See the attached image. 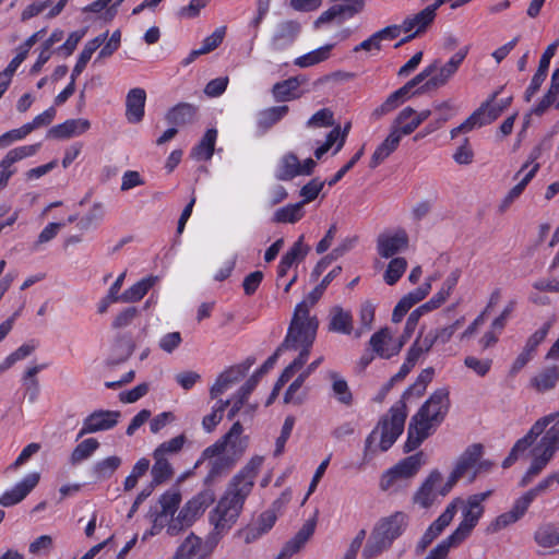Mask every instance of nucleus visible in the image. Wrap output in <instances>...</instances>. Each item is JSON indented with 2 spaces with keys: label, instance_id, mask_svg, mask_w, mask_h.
<instances>
[{
  "label": "nucleus",
  "instance_id": "nucleus-1",
  "mask_svg": "<svg viewBox=\"0 0 559 559\" xmlns=\"http://www.w3.org/2000/svg\"><path fill=\"white\" fill-rule=\"evenodd\" d=\"M558 414L552 413L539 418L528 430V432L519 439L509 455L502 462V467H510L545 431L548 425H554L545 432L539 442L532 449V463L521 480V486H526L534 477L547 466L555 453L559 450V419Z\"/></svg>",
  "mask_w": 559,
  "mask_h": 559
},
{
  "label": "nucleus",
  "instance_id": "nucleus-2",
  "mask_svg": "<svg viewBox=\"0 0 559 559\" xmlns=\"http://www.w3.org/2000/svg\"><path fill=\"white\" fill-rule=\"evenodd\" d=\"M263 456L255 455L231 478L224 496L210 512L209 521L216 535L227 533L237 522L243 503L250 495L254 479L263 464Z\"/></svg>",
  "mask_w": 559,
  "mask_h": 559
},
{
  "label": "nucleus",
  "instance_id": "nucleus-3",
  "mask_svg": "<svg viewBox=\"0 0 559 559\" xmlns=\"http://www.w3.org/2000/svg\"><path fill=\"white\" fill-rule=\"evenodd\" d=\"M450 408L449 390H436L418 412L411 418L404 451L417 449L444 420Z\"/></svg>",
  "mask_w": 559,
  "mask_h": 559
},
{
  "label": "nucleus",
  "instance_id": "nucleus-4",
  "mask_svg": "<svg viewBox=\"0 0 559 559\" xmlns=\"http://www.w3.org/2000/svg\"><path fill=\"white\" fill-rule=\"evenodd\" d=\"M319 322L317 317L309 313L308 301L299 302L294 310L287 334L281 349L299 350L298 356L290 362L293 367L302 368L308 360L310 349L317 336Z\"/></svg>",
  "mask_w": 559,
  "mask_h": 559
},
{
  "label": "nucleus",
  "instance_id": "nucleus-5",
  "mask_svg": "<svg viewBox=\"0 0 559 559\" xmlns=\"http://www.w3.org/2000/svg\"><path fill=\"white\" fill-rule=\"evenodd\" d=\"M408 526V515L394 512L381 518L373 526L366 546L362 549L364 559H372L388 550Z\"/></svg>",
  "mask_w": 559,
  "mask_h": 559
},
{
  "label": "nucleus",
  "instance_id": "nucleus-6",
  "mask_svg": "<svg viewBox=\"0 0 559 559\" xmlns=\"http://www.w3.org/2000/svg\"><path fill=\"white\" fill-rule=\"evenodd\" d=\"M406 417V403L404 401L396 402L369 435L366 440V448H369L379 436L380 450L388 451L403 432Z\"/></svg>",
  "mask_w": 559,
  "mask_h": 559
},
{
  "label": "nucleus",
  "instance_id": "nucleus-7",
  "mask_svg": "<svg viewBox=\"0 0 559 559\" xmlns=\"http://www.w3.org/2000/svg\"><path fill=\"white\" fill-rule=\"evenodd\" d=\"M214 500L215 493L212 489H205L199 492L185 503L175 519H170V523L167 527V534L169 536H177L182 531L192 526L197 519L203 514L206 508L211 506Z\"/></svg>",
  "mask_w": 559,
  "mask_h": 559
},
{
  "label": "nucleus",
  "instance_id": "nucleus-8",
  "mask_svg": "<svg viewBox=\"0 0 559 559\" xmlns=\"http://www.w3.org/2000/svg\"><path fill=\"white\" fill-rule=\"evenodd\" d=\"M242 425L239 421L234 423L229 431L222 439L203 450L197 465L205 461V459H212L216 454L222 453H228L238 461L248 445L247 438L242 437Z\"/></svg>",
  "mask_w": 559,
  "mask_h": 559
},
{
  "label": "nucleus",
  "instance_id": "nucleus-9",
  "mask_svg": "<svg viewBox=\"0 0 559 559\" xmlns=\"http://www.w3.org/2000/svg\"><path fill=\"white\" fill-rule=\"evenodd\" d=\"M490 495L491 491L488 490L486 492L473 495L468 498L466 507L463 511V521L460 523L457 528L444 539L445 542L454 547L462 543L471 534L472 530L475 527L484 512L481 502L485 501Z\"/></svg>",
  "mask_w": 559,
  "mask_h": 559
},
{
  "label": "nucleus",
  "instance_id": "nucleus-10",
  "mask_svg": "<svg viewBox=\"0 0 559 559\" xmlns=\"http://www.w3.org/2000/svg\"><path fill=\"white\" fill-rule=\"evenodd\" d=\"M181 503V493L178 489L165 491L158 499L159 510H151L150 519L152 521L151 535L158 534L163 528L168 527L170 519H175Z\"/></svg>",
  "mask_w": 559,
  "mask_h": 559
},
{
  "label": "nucleus",
  "instance_id": "nucleus-11",
  "mask_svg": "<svg viewBox=\"0 0 559 559\" xmlns=\"http://www.w3.org/2000/svg\"><path fill=\"white\" fill-rule=\"evenodd\" d=\"M425 463V454L420 451L400 461L381 477L380 487L389 490L400 481L414 477Z\"/></svg>",
  "mask_w": 559,
  "mask_h": 559
},
{
  "label": "nucleus",
  "instance_id": "nucleus-12",
  "mask_svg": "<svg viewBox=\"0 0 559 559\" xmlns=\"http://www.w3.org/2000/svg\"><path fill=\"white\" fill-rule=\"evenodd\" d=\"M467 53L468 47L465 46L454 53L447 63L440 64L438 61L437 72L417 88V93H427L444 86L457 72Z\"/></svg>",
  "mask_w": 559,
  "mask_h": 559
},
{
  "label": "nucleus",
  "instance_id": "nucleus-13",
  "mask_svg": "<svg viewBox=\"0 0 559 559\" xmlns=\"http://www.w3.org/2000/svg\"><path fill=\"white\" fill-rule=\"evenodd\" d=\"M365 7L364 0H335V3L314 21V27H320L322 24L335 22L342 24L348 19L362 11Z\"/></svg>",
  "mask_w": 559,
  "mask_h": 559
},
{
  "label": "nucleus",
  "instance_id": "nucleus-14",
  "mask_svg": "<svg viewBox=\"0 0 559 559\" xmlns=\"http://www.w3.org/2000/svg\"><path fill=\"white\" fill-rule=\"evenodd\" d=\"M254 364L253 358H247L243 362L235 365L223 371L210 389L211 399H217L228 391L234 384L238 383Z\"/></svg>",
  "mask_w": 559,
  "mask_h": 559
},
{
  "label": "nucleus",
  "instance_id": "nucleus-15",
  "mask_svg": "<svg viewBox=\"0 0 559 559\" xmlns=\"http://www.w3.org/2000/svg\"><path fill=\"white\" fill-rule=\"evenodd\" d=\"M40 147V143L19 146L13 150H10L3 159L0 162V190L7 187L9 179L15 173V168L13 165L22 160L23 158L33 156L36 154L38 148Z\"/></svg>",
  "mask_w": 559,
  "mask_h": 559
},
{
  "label": "nucleus",
  "instance_id": "nucleus-16",
  "mask_svg": "<svg viewBox=\"0 0 559 559\" xmlns=\"http://www.w3.org/2000/svg\"><path fill=\"white\" fill-rule=\"evenodd\" d=\"M119 417L120 412L118 411H95L84 419L78 438L87 433L109 430L117 425Z\"/></svg>",
  "mask_w": 559,
  "mask_h": 559
},
{
  "label": "nucleus",
  "instance_id": "nucleus-17",
  "mask_svg": "<svg viewBox=\"0 0 559 559\" xmlns=\"http://www.w3.org/2000/svg\"><path fill=\"white\" fill-rule=\"evenodd\" d=\"M408 246V237L405 230L384 233L378 237V253L385 259L392 258Z\"/></svg>",
  "mask_w": 559,
  "mask_h": 559
},
{
  "label": "nucleus",
  "instance_id": "nucleus-18",
  "mask_svg": "<svg viewBox=\"0 0 559 559\" xmlns=\"http://www.w3.org/2000/svg\"><path fill=\"white\" fill-rule=\"evenodd\" d=\"M301 25L297 21L288 20L278 23L271 37V47L283 50L290 46L300 34Z\"/></svg>",
  "mask_w": 559,
  "mask_h": 559
},
{
  "label": "nucleus",
  "instance_id": "nucleus-19",
  "mask_svg": "<svg viewBox=\"0 0 559 559\" xmlns=\"http://www.w3.org/2000/svg\"><path fill=\"white\" fill-rule=\"evenodd\" d=\"M369 344L372 352L381 358H390L400 353L403 342H394L389 329L384 328L376 332Z\"/></svg>",
  "mask_w": 559,
  "mask_h": 559
},
{
  "label": "nucleus",
  "instance_id": "nucleus-20",
  "mask_svg": "<svg viewBox=\"0 0 559 559\" xmlns=\"http://www.w3.org/2000/svg\"><path fill=\"white\" fill-rule=\"evenodd\" d=\"M38 481V473L28 474L12 489L5 491L0 497V504L3 507H11L21 502L37 486Z\"/></svg>",
  "mask_w": 559,
  "mask_h": 559
},
{
  "label": "nucleus",
  "instance_id": "nucleus-21",
  "mask_svg": "<svg viewBox=\"0 0 559 559\" xmlns=\"http://www.w3.org/2000/svg\"><path fill=\"white\" fill-rule=\"evenodd\" d=\"M435 17H436V14H432L431 10H428L427 8H425L424 10H421L418 13H416L415 15L405 19L403 24H402L403 31L404 32H411L414 28H416V29H415L414 33H412V34L407 35L406 37L402 38L395 45V47L397 48V47H400V46L411 41L417 35H419L423 32H425L426 28L433 22Z\"/></svg>",
  "mask_w": 559,
  "mask_h": 559
},
{
  "label": "nucleus",
  "instance_id": "nucleus-22",
  "mask_svg": "<svg viewBox=\"0 0 559 559\" xmlns=\"http://www.w3.org/2000/svg\"><path fill=\"white\" fill-rule=\"evenodd\" d=\"M316 524L314 519L306 521L296 535L284 545L276 559H289L297 554L313 535Z\"/></svg>",
  "mask_w": 559,
  "mask_h": 559
},
{
  "label": "nucleus",
  "instance_id": "nucleus-23",
  "mask_svg": "<svg viewBox=\"0 0 559 559\" xmlns=\"http://www.w3.org/2000/svg\"><path fill=\"white\" fill-rule=\"evenodd\" d=\"M146 93L141 87L132 88L126 97V118L130 123H139L144 117Z\"/></svg>",
  "mask_w": 559,
  "mask_h": 559
},
{
  "label": "nucleus",
  "instance_id": "nucleus-24",
  "mask_svg": "<svg viewBox=\"0 0 559 559\" xmlns=\"http://www.w3.org/2000/svg\"><path fill=\"white\" fill-rule=\"evenodd\" d=\"M442 475L438 471H433L427 477L425 483L420 486L417 492L414 496V502L421 506L423 508H428L432 504L437 496L439 495V490L437 486L441 483Z\"/></svg>",
  "mask_w": 559,
  "mask_h": 559
},
{
  "label": "nucleus",
  "instance_id": "nucleus-25",
  "mask_svg": "<svg viewBox=\"0 0 559 559\" xmlns=\"http://www.w3.org/2000/svg\"><path fill=\"white\" fill-rule=\"evenodd\" d=\"M306 82L302 75L292 76L287 80L277 82L272 87V95L278 103L297 99L300 97L298 88Z\"/></svg>",
  "mask_w": 559,
  "mask_h": 559
},
{
  "label": "nucleus",
  "instance_id": "nucleus-26",
  "mask_svg": "<svg viewBox=\"0 0 559 559\" xmlns=\"http://www.w3.org/2000/svg\"><path fill=\"white\" fill-rule=\"evenodd\" d=\"M198 110V106L193 104L179 103L166 112L165 119L169 124L182 127L195 121Z\"/></svg>",
  "mask_w": 559,
  "mask_h": 559
},
{
  "label": "nucleus",
  "instance_id": "nucleus-27",
  "mask_svg": "<svg viewBox=\"0 0 559 559\" xmlns=\"http://www.w3.org/2000/svg\"><path fill=\"white\" fill-rule=\"evenodd\" d=\"M90 127L91 123L86 119H69L63 123L52 127L48 131L47 136L53 139H69L86 132Z\"/></svg>",
  "mask_w": 559,
  "mask_h": 559
},
{
  "label": "nucleus",
  "instance_id": "nucleus-28",
  "mask_svg": "<svg viewBox=\"0 0 559 559\" xmlns=\"http://www.w3.org/2000/svg\"><path fill=\"white\" fill-rule=\"evenodd\" d=\"M207 460L209 473L204 479L206 485L214 484L218 478L227 474L237 462L236 457L230 456L228 453L216 454Z\"/></svg>",
  "mask_w": 559,
  "mask_h": 559
},
{
  "label": "nucleus",
  "instance_id": "nucleus-29",
  "mask_svg": "<svg viewBox=\"0 0 559 559\" xmlns=\"http://www.w3.org/2000/svg\"><path fill=\"white\" fill-rule=\"evenodd\" d=\"M483 445L480 443L469 445L459 457L454 469L463 477H471L476 469V463L480 460Z\"/></svg>",
  "mask_w": 559,
  "mask_h": 559
},
{
  "label": "nucleus",
  "instance_id": "nucleus-30",
  "mask_svg": "<svg viewBox=\"0 0 559 559\" xmlns=\"http://www.w3.org/2000/svg\"><path fill=\"white\" fill-rule=\"evenodd\" d=\"M107 36L108 32H105L85 44L78 58L76 64L72 70L71 79L76 80V78L83 72L93 53L104 44Z\"/></svg>",
  "mask_w": 559,
  "mask_h": 559
},
{
  "label": "nucleus",
  "instance_id": "nucleus-31",
  "mask_svg": "<svg viewBox=\"0 0 559 559\" xmlns=\"http://www.w3.org/2000/svg\"><path fill=\"white\" fill-rule=\"evenodd\" d=\"M401 138L399 134L391 129L389 135L384 141L376 148L370 159V168L378 167L385 158H388L399 146Z\"/></svg>",
  "mask_w": 559,
  "mask_h": 559
},
{
  "label": "nucleus",
  "instance_id": "nucleus-32",
  "mask_svg": "<svg viewBox=\"0 0 559 559\" xmlns=\"http://www.w3.org/2000/svg\"><path fill=\"white\" fill-rule=\"evenodd\" d=\"M289 111L287 105L273 106L261 110L258 115V128L265 132L280 122Z\"/></svg>",
  "mask_w": 559,
  "mask_h": 559
},
{
  "label": "nucleus",
  "instance_id": "nucleus-33",
  "mask_svg": "<svg viewBox=\"0 0 559 559\" xmlns=\"http://www.w3.org/2000/svg\"><path fill=\"white\" fill-rule=\"evenodd\" d=\"M329 330L341 334L353 332V317L349 311L341 307H334L330 312Z\"/></svg>",
  "mask_w": 559,
  "mask_h": 559
},
{
  "label": "nucleus",
  "instance_id": "nucleus-34",
  "mask_svg": "<svg viewBox=\"0 0 559 559\" xmlns=\"http://www.w3.org/2000/svg\"><path fill=\"white\" fill-rule=\"evenodd\" d=\"M415 109L412 107L403 108L393 120V129L402 139L404 135L412 134L419 126L414 119Z\"/></svg>",
  "mask_w": 559,
  "mask_h": 559
},
{
  "label": "nucleus",
  "instance_id": "nucleus-35",
  "mask_svg": "<svg viewBox=\"0 0 559 559\" xmlns=\"http://www.w3.org/2000/svg\"><path fill=\"white\" fill-rule=\"evenodd\" d=\"M157 281L158 277L153 275L140 280L121 294V301L136 302L141 300L148 293V290L157 283Z\"/></svg>",
  "mask_w": 559,
  "mask_h": 559
},
{
  "label": "nucleus",
  "instance_id": "nucleus-36",
  "mask_svg": "<svg viewBox=\"0 0 559 559\" xmlns=\"http://www.w3.org/2000/svg\"><path fill=\"white\" fill-rule=\"evenodd\" d=\"M277 520V514L274 509H269L262 512L257 522L247 531V542L255 539L263 534L267 533Z\"/></svg>",
  "mask_w": 559,
  "mask_h": 559
},
{
  "label": "nucleus",
  "instance_id": "nucleus-37",
  "mask_svg": "<svg viewBox=\"0 0 559 559\" xmlns=\"http://www.w3.org/2000/svg\"><path fill=\"white\" fill-rule=\"evenodd\" d=\"M326 376L332 382L333 396L343 405H352L353 394L347 381L336 371H329Z\"/></svg>",
  "mask_w": 559,
  "mask_h": 559
},
{
  "label": "nucleus",
  "instance_id": "nucleus-38",
  "mask_svg": "<svg viewBox=\"0 0 559 559\" xmlns=\"http://www.w3.org/2000/svg\"><path fill=\"white\" fill-rule=\"evenodd\" d=\"M559 95V68L551 75L550 86L539 103L532 109V114L536 116L544 115L547 109L554 105Z\"/></svg>",
  "mask_w": 559,
  "mask_h": 559
},
{
  "label": "nucleus",
  "instance_id": "nucleus-39",
  "mask_svg": "<svg viewBox=\"0 0 559 559\" xmlns=\"http://www.w3.org/2000/svg\"><path fill=\"white\" fill-rule=\"evenodd\" d=\"M530 506L526 503V501L520 497L513 504L512 509L501 515H499L496 521L493 522V530L498 531L501 528L507 527L508 525L516 522L519 519H521L524 513L526 512L527 508Z\"/></svg>",
  "mask_w": 559,
  "mask_h": 559
},
{
  "label": "nucleus",
  "instance_id": "nucleus-40",
  "mask_svg": "<svg viewBox=\"0 0 559 559\" xmlns=\"http://www.w3.org/2000/svg\"><path fill=\"white\" fill-rule=\"evenodd\" d=\"M202 539L191 533L179 546L174 559H201Z\"/></svg>",
  "mask_w": 559,
  "mask_h": 559
},
{
  "label": "nucleus",
  "instance_id": "nucleus-41",
  "mask_svg": "<svg viewBox=\"0 0 559 559\" xmlns=\"http://www.w3.org/2000/svg\"><path fill=\"white\" fill-rule=\"evenodd\" d=\"M334 44H328L317 48L308 53H305L294 60V64L299 68H309L323 62L330 58L331 50Z\"/></svg>",
  "mask_w": 559,
  "mask_h": 559
},
{
  "label": "nucleus",
  "instance_id": "nucleus-42",
  "mask_svg": "<svg viewBox=\"0 0 559 559\" xmlns=\"http://www.w3.org/2000/svg\"><path fill=\"white\" fill-rule=\"evenodd\" d=\"M297 176H300V160L296 154L287 153L281 158L276 177L280 180H292Z\"/></svg>",
  "mask_w": 559,
  "mask_h": 559
},
{
  "label": "nucleus",
  "instance_id": "nucleus-43",
  "mask_svg": "<svg viewBox=\"0 0 559 559\" xmlns=\"http://www.w3.org/2000/svg\"><path fill=\"white\" fill-rule=\"evenodd\" d=\"M217 131L209 129L200 143L192 150L191 156L198 160H209L214 153Z\"/></svg>",
  "mask_w": 559,
  "mask_h": 559
},
{
  "label": "nucleus",
  "instance_id": "nucleus-44",
  "mask_svg": "<svg viewBox=\"0 0 559 559\" xmlns=\"http://www.w3.org/2000/svg\"><path fill=\"white\" fill-rule=\"evenodd\" d=\"M558 380L559 368L557 366H552L542 370L531 380V383L538 392H545L554 389Z\"/></svg>",
  "mask_w": 559,
  "mask_h": 559
},
{
  "label": "nucleus",
  "instance_id": "nucleus-45",
  "mask_svg": "<svg viewBox=\"0 0 559 559\" xmlns=\"http://www.w3.org/2000/svg\"><path fill=\"white\" fill-rule=\"evenodd\" d=\"M154 464L151 469L152 483L151 487L158 486L168 479H170L174 475V469L168 462V459L153 456Z\"/></svg>",
  "mask_w": 559,
  "mask_h": 559
},
{
  "label": "nucleus",
  "instance_id": "nucleus-46",
  "mask_svg": "<svg viewBox=\"0 0 559 559\" xmlns=\"http://www.w3.org/2000/svg\"><path fill=\"white\" fill-rule=\"evenodd\" d=\"M325 181L320 180L319 178L311 179L307 185H305L300 190V195L302 197V201L296 204H288L281 210H300L302 205L313 201L323 189Z\"/></svg>",
  "mask_w": 559,
  "mask_h": 559
},
{
  "label": "nucleus",
  "instance_id": "nucleus-47",
  "mask_svg": "<svg viewBox=\"0 0 559 559\" xmlns=\"http://www.w3.org/2000/svg\"><path fill=\"white\" fill-rule=\"evenodd\" d=\"M134 347V343L129 337H118L112 347V355L109 358V364L119 365L124 362L133 354Z\"/></svg>",
  "mask_w": 559,
  "mask_h": 559
},
{
  "label": "nucleus",
  "instance_id": "nucleus-48",
  "mask_svg": "<svg viewBox=\"0 0 559 559\" xmlns=\"http://www.w3.org/2000/svg\"><path fill=\"white\" fill-rule=\"evenodd\" d=\"M100 219V215H97L95 212H74L63 222L67 225L74 224L75 228L80 231H86L95 227Z\"/></svg>",
  "mask_w": 559,
  "mask_h": 559
},
{
  "label": "nucleus",
  "instance_id": "nucleus-49",
  "mask_svg": "<svg viewBox=\"0 0 559 559\" xmlns=\"http://www.w3.org/2000/svg\"><path fill=\"white\" fill-rule=\"evenodd\" d=\"M187 437L185 433L178 435L167 441L162 442L154 451L153 456L165 457L178 454L185 447Z\"/></svg>",
  "mask_w": 559,
  "mask_h": 559
},
{
  "label": "nucleus",
  "instance_id": "nucleus-50",
  "mask_svg": "<svg viewBox=\"0 0 559 559\" xmlns=\"http://www.w3.org/2000/svg\"><path fill=\"white\" fill-rule=\"evenodd\" d=\"M499 93L500 91L495 92L489 99L483 103L487 104L484 111V118L488 124L493 122L512 102V97H508L506 99H501L499 103H495Z\"/></svg>",
  "mask_w": 559,
  "mask_h": 559
},
{
  "label": "nucleus",
  "instance_id": "nucleus-51",
  "mask_svg": "<svg viewBox=\"0 0 559 559\" xmlns=\"http://www.w3.org/2000/svg\"><path fill=\"white\" fill-rule=\"evenodd\" d=\"M461 502L460 499L453 500L445 510L440 514V516L431 523V525L427 528L435 535L437 538L443 530L452 522L455 513L457 503Z\"/></svg>",
  "mask_w": 559,
  "mask_h": 559
},
{
  "label": "nucleus",
  "instance_id": "nucleus-52",
  "mask_svg": "<svg viewBox=\"0 0 559 559\" xmlns=\"http://www.w3.org/2000/svg\"><path fill=\"white\" fill-rule=\"evenodd\" d=\"M461 502L460 499L453 500L445 510L440 514V516L431 523V525L427 528L435 535L437 538L443 530L452 522L455 513L457 503Z\"/></svg>",
  "mask_w": 559,
  "mask_h": 559
},
{
  "label": "nucleus",
  "instance_id": "nucleus-53",
  "mask_svg": "<svg viewBox=\"0 0 559 559\" xmlns=\"http://www.w3.org/2000/svg\"><path fill=\"white\" fill-rule=\"evenodd\" d=\"M461 502L460 499L453 500L445 510L440 514V516L431 523V525L427 528L435 535L437 538L443 530L452 522L455 513L457 503Z\"/></svg>",
  "mask_w": 559,
  "mask_h": 559
},
{
  "label": "nucleus",
  "instance_id": "nucleus-54",
  "mask_svg": "<svg viewBox=\"0 0 559 559\" xmlns=\"http://www.w3.org/2000/svg\"><path fill=\"white\" fill-rule=\"evenodd\" d=\"M453 109L454 107L449 100L433 104V110L438 112V117H436V120L426 126V133L435 132L436 130L440 129L447 121H449L452 117L451 111Z\"/></svg>",
  "mask_w": 559,
  "mask_h": 559
},
{
  "label": "nucleus",
  "instance_id": "nucleus-55",
  "mask_svg": "<svg viewBox=\"0 0 559 559\" xmlns=\"http://www.w3.org/2000/svg\"><path fill=\"white\" fill-rule=\"evenodd\" d=\"M121 465V459L117 455L108 456L93 466V474L97 479H107Z\"/></svg>",
  "mask_w": 559,
  "mask_h": 559
},
{
  "label": "nucleus",
  "instance_id": "nucleus-56",
  "mask_svg": "<svg viewBox=\"0 0 559 559\" xmlns=\"http://www.w3.org/2000/svg\"><path fill=\"white\" fill-rule=\"evenodd\" d=\"M99 447L95 438H88L80 442L71 453L70 462L76 465L82 461L88 459Z\"/></svg>",
  "mask_w": 559,
  "mask_h": 559
},
{
  "label": "nucleus",
  "instance_id": "nucleus-57",
  "mask_svg": "<svg viewBox=\"0 0 559 559\" xmlns=\"http://www.w3.org/2000/svg\"><path fill=\"white\" fill-rule=\"evenodd\" d=\"M302 258L301 241H297L294 246L282 257L277 267V280L285 277L292 265Z\"/></svg>",
  "mask_w": 559,
  "mask_h": 559
},
{
  "label": "nucleus",
  "instance_id": "nucleus-58",
  "mask_svg": "<svg viewBox=\"0 0 559 559\" xmlns=\"http://www.w3.org/2000/svg\"><path fill=\"white\" fill-rule=\"evenodd\" d=\"M433 373L435 371L430 367L421 370V372L417 377L416 382L403 393L401 401L405 402V400L413 394L417 396L423 395L424 392L426 391L427 385L432 381Z\"/></svg>",
  "mask_w": 559,
  "mask_h": 559
},
{
  "label": "nucleus",
  "instance_id": "nucleus-59",
  "mask_svg": "<svg viewBox=\"0 0 559 559\" xmlns=\"http://www.w3.org/2000/svg\"><path fill=\"white\" fill-rule=\"evenodd\" d=\"M407 262L404 258H394L390 261L384 273V281L388 285H394L404 274Z\"/></svg>",
  "mask_w": 559,
  "mask_h": 559
},
{
  "label": "nucleus",
  "instance_id": "nucleus-60",
  "mask_svg": "<svg viewBox=\"0 0 559 559\" xmlns=\"http://www.w3.org/2000/svg\"><path fill=\"white\" fill-rule=\"evenodd\" d=\"M535 539L543 547L559 546V528L550 525L542 527L536 532Z\"/></svg>",
  "mask_w": 559,
  "mask_h": 559
},
{
  "label": "nucleus",
  "instance_id": "nucleus-61",
  "mask_svg": "<svg viewBox=\"0 0 559 559\" xmlns=\"http://www.w3.org/2000/svg\"><path fill=\"white\" fill-rule=\"evenodd\" d=\"M150 468V461L145 457L140 459L132 468L131 474L126 478L123 488L126 491L132 490L141 476Z\"/></svg>",
  "mask_w": 559,
  "mask_h": 559
},
{
  "label": "nucleus",
  "instance_id": "nucleus-62",
  "mask_svg": "<svg viewBox=\"0 0 559 559\" xmlns=\"http://www.w3.org/2000/svg\"><path fill=\"white\" fill-rule=\"evenodd\" d=\"M554 483L559 484V472L547 476L536 487L525 492L522 498L530 506L539 493L546 491Z\"/></svg>",
  "mask_w": 559,
  "mask_h": 559
},
{
  "label": "nucleus",
  "instance_id": "nucleus-63",
  "mask_svg": "<svg viewBox=\"0 0 559 559\" xmlns=\"http://www.w3.org/2000/svg\"><path fill=\"white\" fill-rule=\"evenodd\" d=\"M487 104H481L468 118H466L461 124L460 128L463 133L471 132L476 127H483L488 124L484 118V111Z\"/></svg>",
  "mask_w": 559,
  "mask_h": 559
},
{
  "label": "nucleus",
  "instance_id": "nucleus-64",
  "mask_svg": "<svg viewBox=\"0 0 559 559\" xmlns=\"http://www.w3.org/2000/svg\"><path fill=\"white\" fill-rule=\"evenodd\" d=\"M464 365L473 370L477 376L485 377L492 365V360L489 358L479 359L475 356H466L464 359Z\"/></svg>",
  "mask_w": 559,
  "mask_h": 559
}]
</instances>
